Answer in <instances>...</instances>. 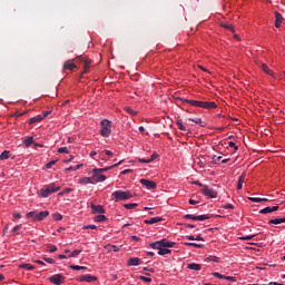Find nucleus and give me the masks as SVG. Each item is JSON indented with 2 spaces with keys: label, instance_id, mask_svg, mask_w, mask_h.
<instances>
[{
  "label": "nucleus",
  "instance_id": "26",
  "mask_svg": "<svg viewBox=\"0 0 285 285\" xmlns=\"http://www.w3.org/2000/svg\"><path fill=\"white\" fill-rule=\"evenodd\" d=\"M150 248H154L155 250H160V248H161V243H160V240H158V242H155V243H150Z\"/></svg>",
  "mask_w": 285,
  "mask_h": 285
},
{
  "label": "nucleus",
  "instance_id": "50",
  "mask_svg": "<svg viewBox=\"0 0 285 285\" xmlns=\"http://www.w3.org/2000/svg\"><path fill=\"white\" fill-rule=\"evenodd\" d=\"M19 230H21V225H17L12 228V233H16L17 235H19Z\"/></svg>",
  "mask_w": 285,
  "mask_h": 285
},
{
  "label": "nucleus",
  "instance_id": "3",
  "mask_svg": "<svg viewBox=\"0 0 285 285\" xmlns=\"http://www.w3.org/2000/svg\"><path fill=\"white\" fill-rule=\"evenodd\" d=\"M101 129H100V135L101 137H108L109 135L112 134V122L108 119H104L100 122Z\"/></svg>",
  "mask_w": 285,
  "mask_h": 285
},
{
  "label": "nucleus",
  "instance_id": "47",
  "mask_svg": "<svg viewBox=\"0 0 285 285\" xmlns=\"http://www.w3.org/2000/svg\"><path fill=\"white\" fill-rule=\"evenodd\" d=\"M249 202H254V204H259V202H262V198H257V197H248Z\"/></svg>",
  "mask_w": 285,
  "mask_h": 285
},
{
  "label": "nucleus",
  "instance_id": "24",
  "mask_svg": "<svg viewBox=\"0 0 285 285\" xmlns=\"http://www.w3.org/2000/svg\"><path fill=\"white\" fill-rule=\"evenodd\" d=\"M39 121H43V117L41 115L30 118L29 124L32 125V124H37Z\"/></svg>",
  "mask_w": 285,
  "mask_h": 285
},
{
  "label": "nucleus",
  "instance_id": "31",
  "mask_svg": "<svg viewBox=\"0 0 285 285\" xmlns=\"http://www.w3.org/2000/svg\"><path fill=\"white\" fill-rule=\"evenodd\" d=\"M171 250L166 247H160L158 255H170Z\"/></svg>",
  "mask_w": 285,
  "mask_h": 285
},
{
  "label": "nucleus",
  "instance_id": "45",
  "mask_svg": "<svg viewBox=\"0 0 285 285\" xmlns=\"http://www.w3.org/2000/svg\"><path fill=\"white\" fill-rule=\"evenodd\" d=\"M125 110H126V112H128V115H132V116L137 115V111H135V110H134L132 108H130V107H126Z\"/></svg>",
  "mask_w": 285,
  "mask_h": 285
},
{
  "label": "nucleus",
  "instance_id": "1",
  "mask_svg": "<svg viewBox=\"0 0 285 285\" xmlns=\"http://www.w3.org/2000/svg\"><path fill=\"white\" fill-rule=\"evenodd\" d=\"M111 196L114 197V202H126L128 199H132V193L130 191L116 190Z\"/></svg>",
  "mask_w": 285,
  "mask_h": 285
},
{
  "label": "nucleus",
  "instance_id": "60",
  "mask_svg": "<svg viewBox=\"0 0 285 285\" xmlns=\"http://www.w3.org/2000/svg\"><path fill=\"white\" fill-rule=\"evenodd\" d=\"M23 115H26V111L24 112H19L17 111L13 117H23Z\"/></svg>",
  "mask_w": 285,
  "mask_h": 285
},
{
  "label": "nucleus",
  "instance_id": "22",
  "mask_svg": "<svg viewBox=\"0 0 285 285\" xmlns=\"http://www.w3.org/2000/svg\"><path fill=\"white\" fill-rule=\"evenodd\" d=\"M92 176L91 177H83L79 180V184H82V186H86L88 184H92Z\"/></svg>",
  "mask_w": 285,
  "mask_h": 285
},
{
  "label": "nucleus",
  "instance_id": "39",
  "mask_svg": "<svg viewBox=\"0 0 285 285\" xmlns=\"http://www.w3.org/2000/svg\"><path fill=\"white\" fill-rule=\"evenodd\" d=\"M77 255H81V249H76L72 253H69L68 257H77Z\"/></svg>",
  "mask_w": 285,
  "mask_h": 285
},
{
  "label": "nucleus",
  "instance_id": "9",
  "mask_svg": "<svg viewBox=\"0 0 285 285\" xmlns=\"http://www.w3.org/2000/svg\"><path fill=\"white\" fill-rule=\"evenodd\" d=\"M140 184H142V186H145L146 188H148V190H155V188H157V183L153 181V180H148V179H140Z\"/></svg>",
  "mask_w": 285,
  "mask_h": 285
},
{
  "label": "nucleus",
  "instance_id": "58",
  "mask_svg": "<svg viewBox=\"0 0 285 285\" xmlns=\"http://www.w3.org/2000/svg\"><path fill=\"white\" fill-rule=\"evenodd\" d=\"M43 259L47 262V264H55V259L52 258L45 257Z\"/></svg>",
  "mask_w": 285,
  "mask_h": 285
},
{
  "label": "nucleus",
  "instance_id": "34",
  "mask_svg": "<svg viewBox=\"0 0 285 285\" xmlns=\"http://www.w3.org/2000/svg\"><path fill=\"white\" fill-rule=\"evenodd\" d=\"M81 166H83V165H77V166H71V167H68V168H66L65 169V173H71V170L72 171H75V170H79V168H81Z\"/></svg>",
  "mask_w": 285,
  "mask_h": 285
},
{
  "label": "nucleus",
  "instance_id": "7",
  "mask_svg": "<svg viewBox=\"0 0 285 285\" xmlns=\"http://www.w3.org/2000/svg\"><path fill=\"white\" fill-rule=\"evenodd\" d=\"M202 193L205 197H210V199H215V197H217V191L206 185L203 186Z\"/></svg>",
  "mask_w": 285,
  "mask_h": 285
},
{
  "label": "nucleus",
  "instance_id": "14",
  "mask_svg": "<svg viewBox=\"0 0 285 285\" xmlns=\"http://www.w3.org/2000/svg\"><path fill=\"white\" fill-rule=\"evenodd\" d=\"M203 108H205V110H213L217 108V104H215V101H203Z\"/></svg>",
  "mask_w": 285,
  "mask_h": 285
},
{
  "label": "nucleus",
  "instance_id": "49",
  "mask_svg": "<svg viewBox=\"0 0 285 285\" xmlns=\"http://www.w3.org/2000/svg\"><path fill=\"white\" fill-rule=\"evenodd\" d=\"M139 279H141V282H146V283L153 282V278L146 277V276H140Z\"/></svg>",
  "mask_w": 285,
  "mask_h": 285
},
{
  "label": "nucleus",
  "instance_id": "53",
  "mask_svg": "<svg viewBox=\"0 0 285 285\" xmlns=\"http://www.w3.org/2000/svg\"><path fill=\"white\" fill-rule=\"evenodd\" d=\"M223 208H225L226 210H228V209L233 210L235 208V206H233V204H226V205H224Z\"/></svg>",
  "mask_w": 285,
  "mask_h": 285
},
{
  "label": "nucleus",
  "instance_id": "59",
  "mask_svg": "<svg viewBox=\"0 0 285 285\" xmlns=\"http://www.w3.org/2000/svg\"><path fill=\"white\" fill-rule=\"evenodd\" d=\"M228 146H229V148H235V150H237V146L235 145V142H233V141H229L228 142Z\"/></svg>",
  "mask_w": 285,
  "mask_h": 285
},
{
  "label": "nucleus",
  "instance_id": "2",
  "mask_svg": "<svg viewBox=\"0 0 285 285\" xmlns=\"http://www.w3.org/2000/svg\"><path fill=\"white\" fill-rule=\"evenodd\" d=\"M48 215H50V212L48 210H43V212H29L27 213V217L29 219H32V222H43V219H46V217H48Z\"/></svg>",
  "mask_w": 285,
  "mask_h": 285
},
{
  "label": "nucleus",
  "instance_id": "10",
  "mask_svg": "<svg viewBox=\"0 0 285 285\" xmlns=\"http://www.w3.org/2000/svg\"><path fill=\"white\" fill-rule=\"evenodd\" d=\"M183 101V104H190V106H194L196 108H204V101L199 100H188V99H179Z\"/></svg>",
  "mask_w": 285,
  "mask_h": 285
},
{
  "label": "nucleus",
  "instance_id": "48",
  "mask_svg": "<svg viewBox=\"0 0 285 285\" xmlns=\"http://www.w3.org/2000/svg\"><path fill=\"white\" fill-rule=\"evenodd\" d=\"M268 224H282V218L271 219Z\"/></svg>",
  "mask_w": 285,
  "mask_h": 285
},
{
  "label": "nucleus",
  "instance_id": "36",
  "mask_svg": "<svg viewBox=\"0 0 285 285\" xmlns=\"http://www.w3.org/2000/svg\"><path fill=\"white\" fill-rule=\"evenodd\" d=\"M261 215H268V213H273L272 207H265L259 210Z\"/></svg>",
  "mask_w": 285,
  "mask_h": 285
},
{
  "label": "nucleus",
  "instance_id": "56",
  "mask_svg": "<svg viewBox=\"0 0 285 285\" xmlns=\"http://www.w3.org/2000/svg\"><path fill=\"white\" fill-rule=\"evenodd\" d=\"M109 250H112V253H119V247H117V245H112Z\"/></svg>",
  "mask_w": 285,
  "mask_h": 285
},
{
  "label": "nucleus",
  "instance_id": "18",
  "mask_svg": "<svg viewBox=\"0 0 285 285\" xmlns=\"http://www.w3.org/2000/svg\"><path fill=\"white\" fill-rule=\"evenodd\" d=\"M244 181H246V173H243L238 179L237 189L242 190L244 186Z\"/></svg>",
  "mask_w": 285,
  "mask_h": 285
},
{
  "label": "nucleus",
  "instance_id": "38",
  "mask_svg": "<svg viewBox=\"0 0 285 285\" xmlns=\"http://www.w3.org/2000/svg\"><path fill=\"white\" fill-rule=\"evenodd\" d=\"M55 222H61V219H63V216L59 213H56L52 215Z\"/></svg>",
  "mask_w": 285,
  "mask_h": 285
},
{
  "label": "nucleus",
  "instance_id": "37",
  "mask_svg": "<svg viewBox=\"0 0 285 285\" xmlns=\"http://www.w3.org/2000/svg\"><path fill=\"white\" fill-rule=\"evenodd\" d=\"M106 215H98L95 217V222L101 223V222H106Z\"/></svg>",
  "mask_w": 285,
  "mask_h": 285
},
{
  "label": "nucleus",
  "instance_id": "28",
  "mask_svg": "<svg viewBox=\"0 0 285 285\" xmlns=\"http://www.w3.org/2000/svg\"><path fill=\"white\" fill-rule=\"evenodd\" d=\"M4 159H10V151L4 150L0 155V160L3 161Z\"/></svg>",
  "mask_w": 285,
  "mask_h": 285
},
{
  "label": "nucleus",
  "instance_id": "19",
  "mask_svg": "<svg viewBox=\"0 0 285 285\" xmlns=\"http://www.w3.org/2000/svg\"><path fill=\"white\" fill-rule=\"evenodd\" d=\"M189 271H202V265L197 263H190L187 265Z\"/></svg>",
  "mask_w": 285,
  "mask_h": 285
},
{
  "label": "nucleus",
  "instance_id": "17",
  "mask_svg": "<svg viewBox=\"0 0 285 285\" xmlns=\"http://www.w3.org/2000/svg\"><path fill=\"white\" fill-rule=\"evenodd\" d=\"M141 264L142 262L137 257H132L128 259V266H139Z\"/></svg>",
  "mask_w": 285,
  "mask_h": 285
},
{
  "label": "nucleus",
  "instance_id": "44",
  "mask_svg": "<svg viewBox=\"0 0 285 285\" xmlns=\"http://www.w3.org/2000/svg\"><path fill=\"white\" fill-rule=\"evenodd\" d=\"M58 153L68 155V153H70V150H68V147H60L58 149Z\"/></svg>",
  "mask_w": 285,
  "mask_h": 285
},
{
  "label": "nucleus",
  "instance_id": "8",
  "mask_svg": "<svg viewBox=\"0 0 285 285\" xmlns=\"http://www.w3.org/2000/svg\"><path fill=\"white\" fill-rule=\"evenodd\" d=\"M65 281H66V277H63V275L61 274H55L49 277V282L56 285H61L63 284Z\"/></svg>",
  "mask_w": 285,
  "mask_h": 285
},
{
  "label": "nucleus",
  "instance_id": "5",
  "mask_svg": "<svg viewBox=\"0 0 285 285\" xmlns=\"http://www.w3.org/2000/svg\"><path fill=\"white\" fill-rule=\"evenodd\" d=\"M91 179L92 184H99V181H106V175L99 171L98 168H94L91 170Z\"/></svg>",
  "mask_w": 285,
  "mask_h": 285
},
{
  "label": "nucleus",
  "instance_id": "32",
  "mask_svg": "<svg viewBox=\"0 0 285 285\" xmlns=\"http://www.w3.org/2000/svg\"><path fill=\"white\" fill-rule=\"evenodd\" d=\"M137 204L136 203H130V204H124V208H126L127 210H132L134 208H137Z\"/></svg>",
  "mask_w": 285,
  "mask_h": 285
},
{
  "label": "nucleus",
  "instance_id": "35",
  "mask_svg": "<svg viewBox=\"0 0 285 285\" xmlns=\"http://www.w3.org/2000/svg\"><path fill=\"white\" fill-rule=\"evenodd\" d=\"M185 246H193L194 248H204V245L197 243H184Z\"/></svg>",
  "mask_w": 285,
  "mask_h": 285
},
{
  "label": "nucleus",
  "instance_id": "29",
  "mask_svg": "<svg viewBox=\"0 0 285 285\" xmlns=\"http://www.w3.org/2000/svg\"><path fill=\"white\" fill-rule=\"evenodd\" d=\"M176 124H177L179 130H183V132H186L187 129H186V126H184V121H181V119H177Z\"/></svg>",
  "mask_w": 285,
  "mask_h": 285
},
{
  "label": "nucleus",
  "instance_id": "30",
  "mask_svg": "<svg viewBox=\"0 0 285 285\" xmlns=\"http://www.w3.org/2000/svg\"><path fill=\"white\" fill-rule=\"evenodd\" d=\"M33 139L35 138H32V137L24 139L23 144H24L26 148H30V146H32V144L35 141Z\"/></svg>",
  "mask_w": 285,
  "mask_h": 285
},
{
  "label": "nucleus",
  "instance_id": "25",
  "mask_svg": "<svg viewBox=\"0 0 285 285\" xmlns=\"http://www.w3.org/2000/svg\"><path fill=\"white\" fill-rule=\"evenodd\" d=\"M206 219H210V216L208 214L196 216V222H206Z\"/></svg>",
  "mask_w": 285,
  "mask_h": 285
},
{
  "label": "nucleus",
  "instance_id": "62",
  "mask_svg": "<svg viewBox=\"0 0 285 285\" xmlns=\"http://www.w3.org/2000/svg\"><path fill=\"white\" fill-rule=\"evenodd\" d=\"M210 262H218V258L216 256H209Z\"/></svg>",
  "mask_w": 285,
  "mask_h": 285
},
{
  "label": "nucleus",
  "instance_id": "55",
  "mask_svg": "<svg viewBox=\"0 0 285 285\" xmlns=\"http://www.w3.org/2000/svg\"><path fill=\"white\" fill-rule=\"evenodd\" d=\"M157 154H153L151 156H150V158H148V161H149V164H151V161H155V159H157Z\"/></svg>",
  "mask_w": 285,
  "mask_h": 285
},
{
  "label": "nucleus",
  "instance_id": "41",
  "mask_svg": "<svg viewBox=\"0 0 285 285\" xmlns=\"http://www.w3.org/2000/svg\"><path fill=\"white\" fill-rule=\"evenodd\" d=\"M196 218H197V216H195V215H193V214H186V215L184 216V219H191L193 222H196Z\"/></svg>",
  "mask_w": 285,
  "mask_h": 285
},
{
  "label": "nucleus",
  "instance_id": "63",
  "mask_svg": "<svg viewBox=\"0 0 285 285\" xmlns=\"http://www.w3.org/2000/svg\"><path fill=\"white\" fill-rule=\"evenodd\" d=\"M48 115H50V111H43L41 117H43V119H46V117H48Z\"/></svg>",
  "mask_w": 285,
  "mask_h": 285
},
{
  "label": "nucleus",
  "instance_id": "13",
  "mask_svg": "<svg viewBox=\"0 0 285 285\" xmlns=\"http://www.w3.org/2000/svg\"><path fill=\"white\" fill-rule=\"evenodd\" d=\"M160 242V248H173V247H175V242H170V240H168V239H161V240H159Z\"/></svg>",
  "mask_w": 285,
  "mask_h": 285
},
{
  "label": "nucleus",
  "instance_id": "6",
  "mask_svg": "<svg viewBox=\"0 0 285 285\" xmlns=\"http://www.w3.org/2000/svg\"><path fill=\"white\" fill-rule=\"evenodd\" d=\"M77 61H80V63H83V72H88L90 70V63H92V60L87 58L86 56H78L76 57Z\"/></svg>",
  "mask_w": 285,
  "mask_h": 285
},
{
  "label": "nucleus",
  "instance_id": "57",
  "mask_svg": "<svg viewBox=\"0 0 285 285\" xmlns=\"http://www.w3.org/2000/svg\"><path fill=\"white\" fill-rule=\"evenodd\" d=\"M138 161H139L140 164H150V160L144 159V158H138Z\"/></svg>",
  "mask_w": 285,
  "mask_h": 285
},
{
  "label": "nucleus",
  "instance_id": "40",
  "mask_svg": "<svg viewBox=\"0 0 285 285\" xmlns=\"http://www.w3.org/2000/svg\"><path fill=\"white\" fill-rule=\"evenodd\" d=\"M189 121H194V124H198L199 126H202L204 128L205 125H203L204 122L202 121V118H196V119H191L189 118Z\"/></svg>",
  "mask_w": 285,
  "mask_h": 285
},
{
  "label": "nucleus",
  "instance_id": "16",
  "mask_svg": "<svg viewBox=\"0 0 285 285\" xmlns=\"http://www.w3.org/2000/svg\"><path fill=\"white\" fill-rule=\"evenodd\" d=\"M121 164H124V160H120L119 163L112 165V166H109L107 168H97L98 169V173H107V170H111V168H117L118 166H121Z\"/></svg>",
  "mask_w": 285,
  "mask_h": 285
},
{
  "label": "nucleus",
  "instance_id": "54",
  "mask_svg": "<svg viewBox=\"0 0 285 285\" xmlns=\"http://www.w3.org/2000/svg\"><path fill=\"white\" fill-rule=\"evenodd\" d=\"M49 253H57V246L50 245L49 246Z\"/></svg>",
  "mask_w": 285,
  "mask_h": 285
},
{
  "label": "nucleus",
  "instance_id": "12",
  "mask_svg": "<svg viewBox=\"0 0 285 285\" xmlns=\"http://www.w3.org/2000/svg\"><path fill=\"white\" fill-rule=\"evenodd\" d=\"M78 282H88L90 284L91 282H97V277L92 275H81L78 277Z\"/></svg>",
  "mask_w": 285,
  "mask_h": 285
},
{
  "label": "nucleus",
  "instance_id": "51",
  "mask_svg": "<svg viewBox=\"0 0 285 285\" xmlns=\"http://www.w3.org/2000/svg\"><path fill=\"white\" fill-rule=\"evenodd\" d=\"M55 164H57V160H51L46 165V168L50 169L52 166H55Z\"/></svg>",
  "mask_w": 285,
  "mask_h": 285
},
{
  "label": "nucleus",
  "instance_id": "21",
  "mask_svg": "<svg viewBox=\"0 0 285 285\" xmlns=\"http://www.w3.org/2000/svg\"><path fill=\"white\" fill-rule=\"evenodd\" d=\"M65 70H75L77 68V65L70 62V60L66 61L63 65Z\"/></svg>",
  "mask_w": 285,
  "mask_h": 285
},
{
  "label": "nucleus",
  "instance_id": "61",
  "mask_svg": "<svg viewBox=\"0 0 285 285\" xmlns=\"http://www.w3.org/2000/svg\"><path fill=\"white\" fill-rule=\"evenodd\" d=\"M252 238H253V236H243L240 239H243L244 242H248Z\"/></svg>",
  "mask_w": 285,
  "mask_h": 285
},
{
  "label": "nucleus",
  "instance_id": "4",
  "mask_svg": "<svg viewBox=\"0 0 285 285\" xmlns=\"http://www.w3.org/2000/svg\"><path fill=\"white\" fill-rule=\"evenodd\" d=\"M58 190H61V186L50 184L46 188L40 189L39 194L41 195V197H50L52 193H57Z\"/></svg>",
  "mask_w": 285,
  "mask_h": 285
},
{
  "label": "nucleus",
  "instance_id": "33",
  "mask_svg": "<svg viewBox=\"0 0 285 285\" xmlns=\"http://www.w3.org/2000/svg\"><path fill=\"white\" fill-rule=\"evenodd\" d=\"M19 268H24L26 271H35V266L30 264H21Z\"/></svg>",
  "mask_w": 285,
  "mask_h": 285
},
{
  "label": "nucleus",
  "instance_id": "52",
  "mask_svg": "<svg viewBox=\"0 0 285 285\" xmlns=\"http://www.w3.org/2000/svg\"><path fill=\"white\" fill-rule=\"evenodd\" d=\"M225 279H227V282H237L235 276H225Z\"/></svg>",
  "mask_w": 285,
  "mask_h": 285
},
{
  "label": "nucleus",
  "instance_id": "15",
  "mask_svg": "<svg viewBox=\"0 0 285 285\" xmlns=\"http://www.w3.org/2000/svg\"><path fill=\"white\" fill-rule=\"evenodd\" d=\"M275 27L282 28V21H284V17H282V13L275 12Z\"/></svg>",
  "mask_w": 285,
  "mask_h": 285
},
{
  "label": "nucleus",
  "instance_id": "46",
  "mask_svg": "<svg viewBox=\"0 0 285 285\" xmlns=\"http://www.w3.org/2000/svg\"><path fill=\"white\" fill-rule=\"evenodd\" d=\"M82 228H83V230H88V229L97 230V226L96 225H87V226H83Z\"/></svg>",
  "mask_w": 285,
  "mask_h": 285
},
{
  "label": "nucleus",
  "instance_id": "20",
  "mask_svg": "<svg viewBox=\"0 0 285 285\" xmlns=\"http://www.w3.org/2000/svg\"><path fill=\"white\" fill-rule=\"evenodd\" d=\"M158 222H164V218L161 217H153L150 219H146L145 224H158Z\"/></svg>",
  "mask_w": 285,
  "mask_h": 285
},
{
  "label": "nucleus",
  "instance_id": "27",
  "mask_svg": "<svg viewBox=\"0 0 285 285\" xmlns=\"http://www.w3.org/2000/svg\"><path fill=\"white\" fill-rule=\"evenodd\" d=\"M69 268H71V271H88V267L79 265H70Z\"/></svg>",
  "mask_w": 285,
  "mask_h": 285
},
{
  "label": "nucleus",
  "instance_id": "23",
  "mask_svg": "<svg viewBox=\"0 0 285 285\" xmlns=\"http://www.w3.org/2000/svg\"><path fill=\"white\" fill-rule=\"evenodd\" d=\"M261 68L264 72H266V75H269L273 77V70H271V68H268V65L266 63H261Z\"/></svg>",
  "mask_w": 285,
  "mask_h": 285
},
{
  "label": "nucleus",
  "instance_id": "43",
  "mask_svg": "<svg viewBox=\"0 0 285 285\" xmlns=\"http://www.w3.org/2000/svg\"><path fill=\"white\" fill-rule=\"evenodd\" d=\"M213 276H214V277H217V279H226V276H225V275H222V274L218 273V272H214V273H213Z\"/></svg>",
  "mask_w": 285,
  "mask_h": 285
},
{
  "label": "nucleus",
  "instance_id": "42",
  "mask_svg": "<svg viewBox=\"0 0 285 285\" xmlns=\"http://www.w3.org/2000/svg\"><path fill=\"white\" fill-rule=\"evenodd\" d=\"M223 28H225L226 30H230L232 32H235V27H233V24L230 23L223 24Z\"/></svg>",
  "mask_w": 285,
  "mask_h": 285
},
{
  "label": "nucleus",
  "instance_id": "11",
  "mask_svg": "<svg viewBox=\"0 0 285 285\" xmlns=\"http://www.w3.org/2000/svg\"><path fill=\"white\" fill-rule=\"evenodd\" d=\"M90 208L92 209V213L95 215H104V213H106V209H104V206L101 205H95V204H90Z\"/></svg>",
  "mask_w": 285,
  "mask_h": 285
},
{
  "label": "nucleus",
  "instance_id": "64",
  "mask_svg": "<svg viewBox=\"0 0 285 285\" xmlns=\"http://www.w3.org/2000/svg\"><path fill=\"white\" fill-rule=\"evenodd\" d=\"M185 228H195V225H193V224H185Z\"/></svg>",
  "mask_w": 285,
  "mask_h": 285
}]
</instances>
